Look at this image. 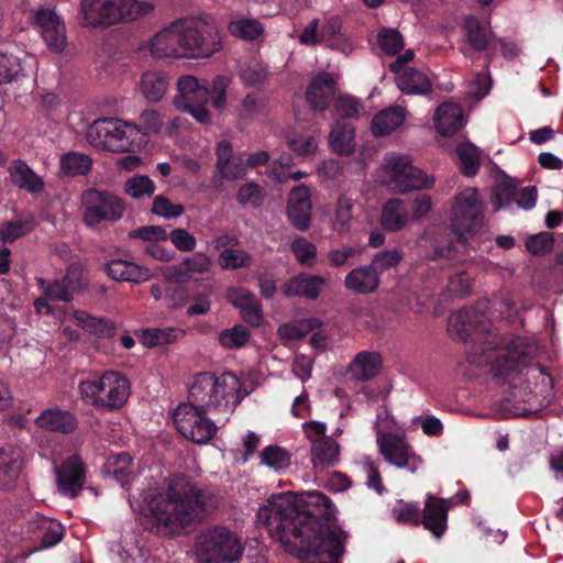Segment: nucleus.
I'll return each mask as SVG.
<instances>
[{
  "mask_svg": "<svg viewBox=\"0 0 563 563\" xmlns=\"http://www.w3.org/2000/svg\"><path fill=\"white\" fill-rule=\"evenodd\" d=\"M336 508L321 492L272 494L257 511V521L285 551L305 563H339L345 532Z\"/></svg>",
  "mask_w": 563,
  "mask_h": 563,
  "instance_id": "obj_1",
  "label": "nucleus"
},
{
  "mask_svg": "<svg viewBox=\"0 0 563 563\" xmlns=\"http://www.w3.org/2000/svg\"><path fill=\"white\" fill-rule=\"evenodd\" d=\"M466 311L460 308V341L467 344V361L476 366H489L500 384L515 379L526 368L533 354V346L521 336L498 334L490 325L475 321L465 323Z\"/></svg>",
  "mask_w": 563,
  "mask_h": 563,
  "instance_id": "obj_2",
  "label": "nucleus"
},
{
  "mask_svg": "<svg viewBox=\"0 0 563 563\" xmlns=\"http://www.w3.org/2000/svg\"><path fill=\"white\" fill-rule=\"evenodd\" d=\"M209 501L210 496L188 475L170 474L150 501L152 529L162 536L179 533L207 514Z\"/></svg>",
  "mask_w": 563,
  "mask_h": 563,
  "instance_id": "obj_3",
  "label": "nucleus"
},
{
  "mask_svg": "<svg viewBox=\"0 0 563 563\" xmlns=\"http://www.w3.org/2000/svg\"><path fill=\"white\" fill-rule=\"evenodd\" d=\"M221 49L216 26L205 16H185L172 22L151 40L155 58H203Z\"/></svg>",
  "mask_w": 563,
  "mask_h": 563,
  "instance_id": "obj_4",
  "label": "nucleus"
},
{
  "mask_svg": "<svg viewBox=\"0 0 563 563\" xmlns=\"http://www.w3.org/2000/svg\"><path fill=\"white\" fill-rule=\"evenodd\" d=\"M227 86V78L222 76L213 79L211 89L194 76H181L177 81L178 93L174 97V106L178 111L189 113L198 123L209 124L212 121L207 107L209 100L216 109L224 108Z\"/></svg>",
  "mask_w": 563,
  "mask_h": 563,
  "instance_id": "obj_5",
  "label": "nucleus"
},
{
  "mask_svg": "<svg viewBox=\"0 0 563 563\" xmlns=\"http://www.w3.org/2000/svg\"><path fill=\"white\" fill-rule=\"evenodd\" d=\"M240 380L232 373L217 376L211 372L197 373L189 386L188 401L210 412H227L239 404Z\"/></svg>",
  "mask_w": 563,
  "mask_h": 563,
  "instance_id": "obj_6",
  "label": "nucleus"
},
{
  "mask_svg": "<svg viewBox=\"0 0 563 563\" xmlns=\"http://www.w3.org/2000/svg\"><path fill=\"white\" fill-rule=\"evenodd\" d=\"M78 393L85 404L97 410L113 412L128 402L131 383L119 371L95 372L79 382Z\"/></svg>",
  "mask_w": 563,
  "mask_h": 563,
  "instance_id": "obj_7",
  "label": "nucleus"
},
{
  "mask_svg": "<svg viewBox=\"0 0 563 563\" xmlns=\"http://www.w3.org/2000/svg\"><path fill=\"white\" fill-rule=\"evenodd\" d=\"M154 5L139 0H81L80 13L84 25L106 29L129 20L148 15Z\"/></svg>",
  "mask_w": 563,
  "mask_h": 563,
  "instance_id": "obj_8",
  "label": "nucleus"
},
{
  "mask_svg": "<svg viewBox=\"0 0 563 563\" xmlns=\"http://www.w3.org/2000/svg\"><path fill=\"white\" fill-rule=\"evenodd\" d=\"M196 555L203 563H233L243 554L238 536L225 527L214 526L199 533L195 542Z\"/></svg>",
  "mask_w": 563,
  "mask_h": 563,
  "instance_id": "obj_9",
  "label": "nucleus"
},
{
  "mask_svg": "<svg viewBox=\"0 0 563 563\" xmlns=\"http://www.w3.org/2000/svg\"><path fill=\"white\" fill-rule=\"evenodd\" d=\"M457 241V196L452 197L451 223H433L418 239L423 257L430 261L453 258Z\"/></svg>",
  "mask_w": 563,
  "mask_h": 563,
  "instance_id": "obj_10",
  "label": "nucleus"
},
{
  "mask_svg": "<svg viewBox=\"0 0 563 563\" xmlns=\"http://www.w3.org/2000/svg\"><path fill=\"white\" fill-rule=\"evenodd\" d=\"M82 221L89 228L119 221L125 211L124 200L109 190L87 188L81 194Z\"/></svg>",
  "mask_w": 563,
  "mask_h": 563,
  "instance_id": "obj_11",
  "label": "nucleus"
},
{
  "mask_svg": "<svg viewBox=\"0 0 563 563\" xmlns=\"http://www.w3.org/2000/svg\"><path fill=\"white\" fill-rule=\"evenodd\" d=\"M384 173L389 185L399 194L428 189L434 184L433 177H428L420 168L413 166L407 156L397 153L385 156Z\"/></svg>",
  "mask_w": 563,
  "mask_h": 563,
  "instance_id": "obj_12",
  "label": "nucleus"
},
{
  "mask_svg": "<svg viewBox=\"0 0 563 563\" xmlns=\"http://www.w3.org/2000/svg\"><path fill=\"white\" fill-rule=\"evenodd\" d=\"M208 412L210 411L187 401L174 410V423L185 439L197 444H206L218 431L216 423L207 417Z\"/></svg>",
  "mask_w": 563,
  "mask_h": 563,
  "instance_id": "obj_13",
  "label": "nucleus"
},
{
  "mask_svg": "<svg viewBox=\"0 0 563 563\" xmlns=\"http://www.w3.org/2000/svg\"><path fill=\"white\" fill-rule=\"evenodd\" d=\"M397 520L413 526L422 525L433 537L440 538L446 530L448 506L444 499L428 495L422 510L416 505L406 504Z\"/></svg>",
  "mask_w": 563,
  "mask_h": 563,
  "instance_id": "obj_14",
  "label": "nucleus"
},
{
  "mask_svg": "<svg viewBox=\"0 0 563 563\" xmlns=\"http://www.w3.org/2000/svg\"><path fill=\"white\" fill-rule=\"evenodd\" d=\"M484 223V202L478 189L467 187L460 191V244L477 234Z\"/></svg>",
  "mask_w": 563,
  "mask_h": 563,
  "instance_id": "obj_15",
  "label": "nucleus"
},
{
  "mask_svg": "<svg viewBox=\"0 0 563 563\" xmlns=\"http://www.w3.org/2000/svg\"><path fill=\"white\" fill-rule=\"evenodd\" d=\"M377 443L385 461L398 468L413 473L422 463V459L413 451L411 445L397 434H383L378 438Z\"/></svg>",
  "mask_w": 563,
  "mask_h": 563,
  "instance_id": "obj_16",
  "label": "nucleus"
},
{
  "mask_svg": "<svg viewBox=\"0 0 563 563\" xmlns=\"http://www.w3.org/2000/svg\"><path fill=\"white\" fill-rule=\"evenodd\" d=\"M35 280L41 292L51 301L70 302L74 296L85 287L81 272L74 266H69L62 278L49 282L43 277H36Z\"/></svg>",
  "mask_w": 563,
  "mask_h": 563,
  "instance_id": "obj_17",
  "label": "nucleus"
},
{
  "mask_svg": "<svg viewBox=\"0 0 563 563\" xmlns=\"http://www.w3.org/2000/svg\"><path fill=\"white\" fill-rule=\"evenodd\" d=\"M34 21L48 49L53 53L63 52L66 46V30L56 12L49 8H42L35 12Z\"/></svg>",
  "mask_w": 563,
  "mask_h": 563,
  "instance_id": "obj_18",
  "label": "nucleus"
},
{
  "mask_svg": "<svg viewBox=\"0 0 563 563\" xmlns=\"http://www.w3.org/2000/svg\"><path fill=\"white\" fill-rule=\"evenodd\" d=\"M56 475L58 490L75 498L86 483V465L78 454H73L63 461Z\"/></svg>",
  "mask_w": 563,
  "mask_h": 563,
  "instance_id": "obj_19",
  "label": "nucleus"
},
{
  "mask_svg": "<svg viewBox=\"0 0 563 563\" xmlns=\"http://www.w3.org/2000/svg\"><path fill=\"white\" fill-rule=\"evenodd\" d=\"M336 82L333 75L327 71L317 74L306 90V100L313 112L323 113L334 101Z\"/></svg>",
  "mask_w": 563,
  "mask_h": 563,
  "instance_id": "obj_20",
  "label": "nucleus"
},
{
  "mask_svg": "<svg viewBox=\"0 0 563 563\" xmlns=\"http://www.w3.org/2000/svg\"><path fill=\"white\" fill-rule=\"evenodd\" d=\"M310 190L306 185L291 189L288 197L286 214L290 224L299 231H306L311 222Z\"/></svg>",
  "mask_w": 563,
  "mask_h": 563,
  "instance_id": "obj_21",
  "label": "nucleus"
},
{
  "mask_svg": "<svg viewBox=\"0 0 563 563\" xmlns=\"http://www.w3.org/2000/svg\"><path fill=\"white\" fill-rule=\"evenodd\" d=\"M123 120L117 118H100L92 122L87 131V140L95 147L119 153L113 142L120 137Z\"/></svg>",
  "mask_w": 563,
  "mask_h": 563,
  "instance_id": "obj_22",
  "label": "nucleus"
},
{
  "mask_svg": "<svg viewBox=\"0 0 563 563\" xmlns=\"http://www.w3.org/2000/svg\"><path fill=\"white\" fill-rule=\"evenodd\" d=\"M325 285L327 279L323 276L301 272L285 282L282 292L288 298L317 300Z\"/></svg>",
  "mask_w": 563,
  "mask_h": 563,
  "instance_id": "obj_23",
  "label": "nucleus"
},
{
  "mask_svg": "<svg viewBox=\"0 0 563 563\" xmlns=\"http://www.w3.org/2000/svg\"><path fill=\"white\" fill-rule=\"evenodd\" d=\"M23 467L22 450L18 446L5 444L0 446V488L14 487Z\"/></svg>",
  "mask_w": 563,
  "mask_h": 563,
  "instance_id": "obj_24",
  "label": "nucleus"
},
{
  "mask_svg": "<svg viewBox=\"0 0 563 563\" xmlns=\"http://www.w3.org/2000/svg\"><path fill=\"white\" fill-rule=\"evenodd\" d=\"M104 271L107 275L115 282L141 284L152 277V273L148 268L122 258L108 261Z\"/></svg>",
  "mask_w": 563,
  "mask_h": 563,
  "instance_id": "obj_25",
  "label": "nucleus"
},
{
  "mask_svg": "<svg viewBox=\"0 0 563 563\" xmlns=\"http://www.w3.org/2000/svg\"><path fill=\"white\" fill-rule=\"evenodd\" d=\"M217 168L221 177L234 180L246 174V165L241 155H233V148L229 141L222 140L217 146Z\"/></svg>",
  "mask_w": 563,
  "mask_h": 563,
  "instance_id": "obj_26",
  "label": "nucleus"
},
{
  "mask_svg": "<svg viewBox=\"0 0 563 563\" xmlns=\"http://www.w3.org/2000/svg\"><path fill=\"white\" fill-rule=\"evenodd\" d=\"M35 423L41 429L63 434L73 433L78 427V420L74 413L58 408L44 410L36 418Z\"/></svg>",
  "mask_w": 563,
  "mask_h": 563,
  "instance_id": "obj_27",
  "label": "nucleus"
},
{
  "mask_svg": "<svg viewBox=\"0 0 563 563\" xmlns=\"http://www.w3.org/2000/svg\"><path fill=\"white\" fill-rule=\"evenodd\" d=\"M490 89L492 78L489 73H477L474 78L466 84L463 98H460V102L463 101L466 107L473 108L489 95ZM466 122L467 118L464 115L462 104L460 103V130H462Z\"/></svg>",
  "mask_w": 563,
  "mask_h": 563,
  "instance_id": "obj_28",
  "label": "nucleus"
},
{
  "mask_svg": "<svg viewBox=\"0 0 563 563\" xmlns=\"http://www.w3.org/2000/svg\"><path fill=\"white\" fill-rule=\"evenodd\" d=\"M380 284V278L371 265H362L350 271L344 278V287L357 295L375 292Z\"/></svg>",
  "mask_w": 563,
  "mask_h": 563,
  "instance_id": "obj_29",
  "label": "nucleus"
},
{
  "mask_svg": "<svg viewBox=\"0 0 563 563\" xmlns=\"http://www.w3.org/2000/svg\"><path fill=\"white\" fill-rule=\"evenodd\" d=\"M211 261L203 253H195L191 257L185 258L178 265L168 268V278L177 284H183L197 275L207 273Z\"/></svg>",
  "mask_w": 563,
  "mask_h": 563,
  "instance_id": "obj_30",
  "label": "nucleus"
},
{
  "mask_svg": "<svg viewBox=\"0 0 563 563\" xmlns=\"http://www.w3.org/2000/svg\"><path fill=\"white\" fill-rule=\"evenodd\" d=\"M12 184L27 192L37 194L44 189L43 179L22 159H14L8 168Z\"/></svg>",
  "mask_w": 563,
  "mask_h": 563,
  "instance_id": "obj_31",
  "label": "nucleus"
},
{
  "mask_svg": "<svg viewBox=\"0 0 563 563\" xmlns=\"http://www.w3.org/2000/svg\"><path fill=\"white\" fill-rule=\"evenodd\" d=\"M310 455L314 470L331 467L340 460V445L332 438L322 437L312 440Z\"/></svg>",
  "mask_w": 563,
  "mask_h": 563,
  "instance_id": "obj_32",
  "label": "nucleus"
},
{
  "mask_svg": "<svg viewBox=\"0 0 563 563\" xmlns=\"http://www.w3.org/2000/svg\"><path fill=\"white\" fill-rule=\"evenodd\" d=\"M73 322L92 334L101 339L113 338L117 333L115 323L103 317H95L86 311L76 310L71 316Z\"/></svg>",
  "mask_w": 563,
  "mask_h": 563,
  "instance_id": "obj_33",
  "label": "nucleus"
},
{
  "mask_svg": "<svg viewBox=\"0 0 563 563\" xmlns=\"http://www.w3.org/2000/svg\"><path fill=\"white\" fill-rule=\"evenodd\" d=\"M408 220L409 212L405 201L398 198H390L383 205L380 224L384 230L398 232L405 228Z\"/></svg>",
  "mask_w": 563,
  "mask_h": 563,
  "instance_id": "obj_34",
  "label": "nucleus"
},
{
  "mask_svg": "<svg viewBox=\"0 0 563 563\" xmlns=\"http://www.w3.org/2000/svg\"><path fill=\"white\" fill-rule=\"evenodd\" d=\"M462 26L470 48L476 53L487 49L493 35L489 25L482 23L475 15H467Z\"/></svg>",
  "mask_w": 563,
  "mask_h": 563,
  "instance_id": "obj_35",
  "label": "nucleus"
},
{
  "mask_svg": "<svg viewBox=\"0 0 563 563\" xmlns=\"http://www.w3.org/2000/svg\"><path fill=\"white\" fill-rule=\"evenodd\" d=\"M382 364L383 360L378 352L362 351L351 363L350 372L356 380L367 382L379 373Z\"/></svg>",
  "mask_w": 563,
  "mask_h": 563,
  "instance_id": "obj_36",
  "label": "nucleus"
},
{
  "mask_svg": "<svg viewBox=\"0 0 563 563\" xmlns=\"http://www.w3.org/2000/svg\"><path fill=\"white\" fill-rule=\"evenodd\" d=\"M483 151L460 132V175L477 176L482 166Z\"/></svg>",
  "mask_w": 563,
  "mask_h": 563,
  "instance_id": "obj_37",
  "label": "nucleus"
},
{
  "mask_svg": "<svg viewBox=\"0 0 563 563\" xmlns=\"http://www.w3.org/2000/svg\"><path fill=\"white\" fill-rule=\"evenodd\" d=\"M341 29L342 21L338 15L325 19L320 27L321 44L347 54L352 49V44L341 32Z\"/></svg>",
  "mask_w": 563,
  "mask_h": 563,
  "instance_id": "obj_38",
  "label": "nucleus"
},
{
  "mask_svg": "<svg viewBox=\"0 0 563 563\" xmlns=\"http://www.w3.org/2000/svg\"><path fill=\"white\" fill-rule=\"evenodd\" d=\"M406 119L405 109L400 106L389 107L379 111L372 120V133L386 136L400 126Z\"/></svg>",
  "mask_w": 563,
  "mask_h": 563,
  "instance_id": "obj_39",
  "label": "nucleus"
},
{
  "mask_svg": "<svg viewBox=\"0 0 563 563\" xmlns=\"http://www.w3.org/2000/svg\"><path fill=\"white\" fill-rule=\"evenodd\" d=\"M147 142V132L143 131L142 126L125 121L120 137L113 142V146L119 150V153H135L142 151Z\"/></svg>",
  "mask_w": 563,
  "mask_h": 563,
  "instance_id": "obj_40",
  "label": "nucleus"
},
{
  "mask_svg": "<svg viewBox=\"0 0 563 563\" xmlns=\"http://www.w3.org/2000/svg\"><path fill=\"white\" fill-rule=\"evenodd\" d=\"M433 123L437 133L443 137H452L457 133V103L442 102L434 111Z\"/></svg>",
  "mask_w": 563,
  "mask_h": 563,
  "instance_id": "obj_41",
  "label": "nucleus"
},
{
  "mask_svg": "<svg viewBox=\"0 0 563 563\" xmlns=\"http://www.w3.org/2000/svg\"><path fill=\"white\" fill-rule=\"evenodd\" d=\"M396 74V84L404 93L426 95L431 91V82L423 73L407 67Z\"/></svg>",
  "mask_w": 563,
  "mask_h": 563,
  "instance_id": "obj_42",
  "label": "nucleus"
},
{
  "mask_svg": "<svg viewBox=\"0 0 563 563\" xmlns=\"http://www.w3.org/2000/svg\"><path fill=\"white\" fill-rule=\"evenodd\" d=\"M140 91L150 102H158L165 96L169 86L168 77L162 71H146L140 80Z\"/></svg>",
  "mask_w": 563,
  "mask_h": 563,
  "instance_id": "obj_43",
  "label": "nucleus"
},
{
  "mask_svg": "<svg viewBox=\"0 0 563 563\" xmlns=\"http://www.w3.org/2000/svg\"><path fill=\"white\" fill-rule=\"evenodd\" d=\"M132 463L133 459L126 452L111 454L103 465V473L124 486L131 482Z\"/></svg>",
  "mask_w": 563,
  "mask_h": 563,
  "instance_id": "obj_44",
  "label": "nucleus"
},
{
  "mask_svg": "<svg viewBox=\"0 0 563 563\" xmlns=\"http://www.w3.org/2000/svg\"><path fill=\"white\" fill-rule=\"evenodd\" d=\"M59 164L66 176H85L91 170L92 159L86 154L71 151L62 155Z\"/></svg>",
  "mask_w": 563,
  "mask_h": 563,
  "instance_id": "obj_45",
  "label": "nucleus"
},
{
  "mask_svg": "<svg viewBox=\"0 0 563 563\" xmlns=\"http://www.w3.org/2000/svg\"><path fill=\"white\" fill-rule=\"evenodd\" d=\"M330 144L338 154H350L354 150V128L346 122H336L330 133Z\"/></svg>",
  "mask_w": 563,
  "mask_h": 563,
  "instance_id": "obj_46",
  "label": "nucleus"
},
{
  "mask_svg": "<svg viewBox=\"0 0 563 563\" xmlns=\"http://www.w3.org/2000/svg\"><path fill=\"white\" fill-rule=\"evenodd\" d=\"M404 256L405 253L400 247L379 251L373 255L369 265L380 278L384 272L396 268L404 260Z\"/></svg>",
  "mask_w": 563,
  "mask_h": 563,
  "instance_id": "obj_47",
  "label": "nucleus"
},
{
  "mask_svg": "<svg viewBox=\"0 0 563 563\" xmlns=\"http://www.w3.org/2000/svg\"><path fill=\"white\" fill-rule=\"evenodd\" d=\"M230 33L239 38L255 41L264 33L263 24L256 19L243 18L229 24Z\"/></svg>",
  "mask_w": 563,
  "mask_h": 563,
  "instance_id": "obj_48",
  "label": "nucleus"
},
{
  "mask_svg": "<svg viewBox=\"0 0 563 563\" xmlns=\"http://www.w3.org/2000/svg\"><path fill=\"white\" fill-rule=\"evenodd\" d=\"M251 339L250 330L242 325L236 324L230 329H224L219 333V344L228 350H236L246 345Z\"/></svg>",
  "mask_w": 563,
  "mask_h": 563,
  "instance_id": "obj_49",
  "label": "nucleus"
},
{
  "mask_svg": "<svg viewBox=\"0 0 563 563\" xmlns=\"http://www.w3.org/2000/svg\"><path fill=\"white\" fill-rule=\"evenodd\" d=\"M252 260V255L243 249L225 250L219 253L218 264L222 269L236 271L250 267Z\"/></svg>",
  "mask_w": 563,
  "mask_h": 563,
  "instance_id": "obj_50",
  "label": "nucleus"
},
{
  "mask_svg": "<svg viewBox=\"0 0 563 563\" xmlns=\"http://www.w3.org/2000/svg\"><path fill=\"white\" fill-rule=\"evenodd\" d=\"M291 454L279 445H268L261 452V462L276 472L290 465Z\"/></svg>",
  "mask_w": 563,
  "mask_h": 563,
  "instance_id": "obj_51",
  "label": "nucleus"
},
{
  "mask_svg": "<svg viewBox=\"0 0 563 563\" xmlns=\"http://www.w3.org/2000/svg\"><path fill=\"white\" fill-rule=\"evenodd\" d=\"M379 48L389 56L397 55L405 46L402 35L397 29L382 27L377 33Z\"/></svg>",
  "mask_w": 563,
  "mask_h": 563,
  "instance_id": "obj_52",
  "label": "nucleus"
},
{
  "mask_svg": "<svg viewBox=\"0 0 563 563\" xmlns=\"http://www.w3.org/2000/svg\"><path fill=\"white\" fill-rule=\"evenodd\" d=\"M35 222L32 217L26 219H19L15 221H8L3 224L0 235L4 243H12L15 240L25 236L33 231Z\"/></svg>",
  "mask_w": 563,
  "mask_h": 563,
  "instance_id": "obj_53",
  "label": "nucleus"
},
{
  "mask_svg": "<svg viewBox=\"0 0 563 563\" xmlns=\"http://www.w3.org/2000/svg\"><path fill=\"white\" fill-rule=\"evenodd\" d=\"M290 250L301 266L310 268L314 265L318 254L317 246L306 238H296L290 245Z\"/></svg>",
  "mask_w": 563,
  "mask_h": 563,
  "instance_id": "obj_54",
  "label": "nucleus"
},
{
  "mask_svg": "<svg viewBox=\"0 0 563 563\" xmlns=\"http://www.w3.org/2000/svg\"><path fill=\"white\" fill-rule=\"evenodd\" d=\"M518 196L517 185L514 184L509 178L499 181L493 194V203L496 210L510 206Z\"/></svg>",
  "mask_w": 563,
  "mask_h": 563,
  "instance_id": "obj_55",
  "label": "nucleus"
},
{
  "mask_svg": "<svg viewBox=\"0 0 563 563\" xmlns=\"http://www.w3.org/2000/svg\"><path fill=\"white\" fill-rule=\"evenodd\" d=\"M183 333L175 328L146 329L143 332V342L147 346L169 344L176 341Z\"/></svg>",
  "mask_w": 563,
  "mask_h": 563,
  "instance_id": "obj_56",
  "label": "nucleus"
},
{
  "mask_svg": "<svg viewBox=\"0 0 563 563\" xmlns=\"http://www.w3.org/2000/svg\"><path fill=\"white\" fill-rule=\"evenodd\" d=\"M333 107L342 119H356L363 111V104L357 99L345 95L335 98Z\"/></svg>",
  "mask_w": 563,
  "mask_h": 563,
  "instance_id": "obj_57",
  "label": "nucleus"
},
{
  "mask_svg": "<svg viewBox=\"0 0 563 563\" xmlns=\"http://www.w3.org/2000/svg\"><path fill=\"white\" fill-rule=\"evenodd\" d=\"M262 187L256 183H246L242 185L236 194V200L241 205H251L253 208L260 207L264 201Z\"/></svg>",
  "mask_w": 563,
  "mask_h": 563,
  "instance_id": "obj_58",
  "label": "nucleus"
},
{
  "mask_svg": "<svg viewBox=\"0 0 563 563\" xmlns=\"http://www.w3.org/2000/svg\"><path fill=\"white\" fill-rule=\"evenodd\" d=\"M130 239H139L145 242L158 243L167 241L168 234L163 227L159 225H143L129 232Z\"/></svg>",
  "mask_w": 563,
  "mask_h": 563,
  "instance_id": "obj_59",
  "label": "nucleus"
},
{
  "mask_svg": "<svg viewBox=\"0 0 563 563\" xmlns=\"http://www.w3.org/2000/svg\"><path fill=\"white\" fill-rule=\"evenodd\" d=\"M185 209L180 203H173L165 196L159 195L154 198L152 212L166 219L178 218Z\"/></svg>",
  "mask_w": 563,
  "mask_h": 563,
  "instance_id": "obj_60",
  "label": "nucleus"
},
{
  "mask_svg": "<svg viewBox=\"0 0 563 563\" xmlns=\"http://www.w3.org/2000/svg\"><path fill=\"white\" fill-rule=\"evenodd\" d=\"M155 191L153 180L147 176H135L125 184V192L133 198H141L144 195H152Z\"/></svg>",
  "mask_w": 563,
  "mask_h": 563,
  "instance_id": "obj_61",
  "label": "nucleus"
},
{
  "mask_svg": "<svg viewBox=\"0 0 563 563\" xmlns=\"http://www.w3.org/2000/svg\"><path fill=\"white\" fill-rule=\"evenodd\" d=\"M358 250L352 245H342L338 249H331L327 254V262L330 267L340 268L344 267L350 258L355 257Z\"/></svg>",
  "mask_w": 563,
  "mask_h": 563,
  "instance_id": "obj_62",
  "label": "nucleus"
},
{
  "mask_svg": "<svg viewBox=\"0 0 563 563\" xmlns=\"http://www.w3.org/2000/svg\"><path fill=\"white\" fill-rule=\"evenodd\" d=\"M554 239L550 232H540L527 239L526 247L531 254L548 253L553 249Z\"/></svg>",
  "mask_w": 563,
  "mask_h": 563,
  "instance_id": "obj_63",
  "label": "nucleus"
},
{
  "mask_svg": "<svg viewBox=\"0 0 563 563\" xmlns=\"http://www.w3.org/2000/svg\"><path fill=\"white\" fill-rule=\"evenodd\" d=\"M21 70L16 57L0 52V84L11 82Z\"/></svg>",
  "mask_w": 563,
  "mask_h": 563,
  "instance_id": "obj_64",
  "label": "nucleus"
}]
</instances>
